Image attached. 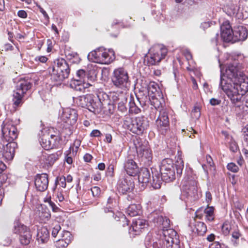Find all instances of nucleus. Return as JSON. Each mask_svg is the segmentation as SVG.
<instances>
[{
  "label": "nucleus",
  "instance_id": "9",
  "mask_svg": "<svg viewBox=\"0 0 248 248\" xmlns=\"http://www.w3.org/2000/svg\"><path fill=\"white\" fill-rule=\"evenodd\" d=\"M31 86L32 84L28 80L21 79L17 82L14 91L12 99L13 104L16 107H18L23 103L25 94L31 89Z\"/></svg>",
  "mask_w": 248,
  "mask_h": 248
},
{
  "label": "nucleus",
  "instance_id": "17",
  "mask_svg": "<svg viewBox=\"0 0 248 248\" xmlns=\"http://www.w3.org/2000/svg\"><path fill=\"white\" fill-rule=\"evenodd\" d=\"M221 38L226 42H232L233 40V29L228 21H225L220 27Z\"/></svg>",
  "mask_w": 248,
  "mask_h": 248
},
{
  "label": "nucleus",
  "instance_id": "64",
  "mask_svg": "<svg viewBox=\"0 0 248 248\" xmlns=\"http://www.w3.org/2000/svg\"><path fill=\"white\" fill-rule=\"evenodd\" d=\"M17 16L23 18H25L27 17V14L24 10H19L17 12Z\"/></svg>",
  "mask_w": 248,
  "mask_h": 248
},
{
  "label": "nucleus",
  "instance_id": "54",
  "mask_svg": "<svg viewBox=\"0 0 248 248\" xmlns=\"http://www.w3.org/2000/svg\"><path fill=\"white\" fill-rule=\"evenodd\" d=\"M125 91H121V95H120L118 103L123 102L125 101H127V98L128 97V95L125 92Z\"/></svg>",
  "mask_w": 248,
  "mask_h": 248
},
{
  "label": "nucleus",
  "instance_id": "57",
  "mask_svg": "<svg viewBox=\"0 0 248 248\" xmlns=\"http://www.w3.org/2000/svg\"><path fill=\"white\" fill-rule=\"evenodd\" d=\"M34 60L36 62L39 61L45 63L47 61L48 59L45 56H40L36 57Z\"/></svg>",
  "mask_w": 248,
  "mask_h": 248
},
{
  "label": "nucleus",
  "instance_id": "37",
  "mask_svg": "<svg viewBox=\"0 0 248 248\" xmlns=\"http://www.w3.org/2000/svg\"><path fill=\"white\" fill-rule=\"evenodd\" d=\"M50 140L52 145V149L57 148L60 144L61 138L58 134H52L50 133Z\"/></svg>",
  "mask_w": 248,
  "mask_h": 248
},
{
  "label": "nucleus",
  "instance_id": "61",
  "mask_svg": "<svg viewBox=\"0 0 248 248\" xmlns=\"http://www.w3.org/2000/svg\"><path fill=\"white\" fill-rule=\"evenodd\" d=\"M223 244H221L218 242H215L212 243L209 247L208 248H222Z\"/></svg>",
  "mask_w": 248,
  "mask_h": 248
},
{
  "label": "nucleus",
  "instance_id": "14",
  "mask_svg": "<svg viewBox=\"0 0 248 248\" xmlns=\"http://www.w3.org/2000/svg\"><path fill=\"white\" fill-rule=\"evenodd\" d=\"M182 193L188 199L194 200L197 196L196 182L193 180L184 181L181 188Z\"/></svg>",
  "mask_w": 248,
  "mask_h": 248
},
{
  "label": "nucleus",
  "instance_id": "25",
  "mask_svg": "<svg viewBox=\"0 0 248 248\" xmlns=\"http://www.w3.org/2000/svg\"><path fill=\"white\" fill-rule=\"evenodd\" d=\"M137 99L140 107L144 109L150 104L151 96H149L147 94V93H144L141 92L138 95H137Z\"/></svg>",
  "mask_w": 248,
  "mask_h": 248
},
{
  "label": "nucleus",
  "instance_id": "21",
  "mask_svg": "<svg viewBox=\"0 0 248 248\" xmlns=\"http://www.w3.org/2000/svg\"><path fill=\"white\" fill-rule=\"evenodd\" d=\"M49 130L45 128L41 131L39 141L42 147L46 150L52 149V145L50 140Z\"/></svg>",
  "mask_w": 248,
  "mask_h": 248
},
{
  "label": "nucleus",
  "instance_id": "46",
  "mask_svg": "<svg viewBox=\"0 0 248 248\" xmlns=\"http://www.w3.org/2000/svg\"><path fill=\"white\" fill-rule=\"evenodd\" d=\"M230 150L232 152H236L238 150V147L236 142L231 140L229 143Z\"/></svg>",
  "mask_w": 248,
  "mask_h": 248
},
{
  "label": "nucleus",
  "instance_id": "22",
  "mask_svg": "<svg viewBox=\"0 0 248 248\" xmlns=\"http://www.w3.org/2000/svg\"><path fill=\"white\" fill-rule=\"evenodd\" d=\"M139 173L138 180L139 182L142 184V186H144L149 182L152 185L153 178L152 179L151 178V173L149 169L146 168H143Z\"/></svg>",
  "mask_w": 248,
  "mask_h": 248
},
{
  "label": "nucleus",
  "instance_id": "44",
  "mask_svg": "<svg viewBox=\"0 0 248 248\" xmlns=\"http://www.w3.org/2000/svg\"><path fill=\"white\" fill-rule=\"evenodd\" d=\"M69 244V241L66 242L64 239H60L57 241L56 245L59 248H64L66 247Z\"/></svg>",
  "mask_w": 248,
  "mask_h": 248
},
{
  "label": "nucleus",
  "instance_id": "42",
  "mask_svg": "<svg viewBox=\"0 0 248 248\" xmlns=\"http://www.w3.org/2000/svg\"><path fill=\"white\" fill-rule=\"evenodd\" d=\"M61 237L62 239H64L66 242L69 241V243L72 239V236L69 231H63L62 233H61Z\"/></svg>",
  "mask_w": 248,
  "mask_h": 248
},
{
  "label": "nucleus",
  "instance_id": "4",
  "mask_svg": "<svg viewBox=\"0 0 248 248\" xmlns=\"http://www.w3.org/2000/svg\"><path fill=\"white\" fill-rule=\"evenodd\" d=\"M75 101L78 105L87 108L94 114L101 112L103 108H107L106 104L110 101L108 95L103 92H99L96 96L87 94L76 98Z\"/></svg>",
  "mask_w": 248,
  "mask_h": 248
},
{
  "label": "nucleus",
  "instance_id": "24",
  "mask_svg": "<svg viewBox=\"0 0 248 248\" xmlns=\"http://www.w3.org/2000/svg\"><path fill=\"white\" fill-rule=\"evenodd\" d=\"M147 225L146 221L143 219L138 218L132 222V224L130 228V231H133L135 234H139L141 230Z\"/></svg>",
  "mask_w": 248,
  "mask_h": 248
},
{
  "label": "nucleus",
  "instance_id": "32",
  "mask_svg": "<svg viewBox=\"0 0 248 248\" xmlns=\"http://www.w3.org/2000/svg\"><path fill=\"white\" fill-rule=\"evenodd\" d=\"M57 154H52L49 155H43L41 159L44 160L45 164L47 166H52L55 161L58 159Z\"/></svg>",
  "mask_w": 248,
  "mask_h": 248
},
{
  "label": "nucleus",
  "instance_id": "23",
  "mask_svg": "<svg viewBox=\"0 0 248 248\" xmlns=\"http://www.w3.org/2000/svg\"><path fill=\"white\" fill-rule=\"evenodd\" d=\"M49 239V232L46 227L38 229L37 241L39 244L46 243Z\"/></svg>",
  "mask_w": 248,
  "mask_h": 248
},
{
  "label": "nucleus",
  "instance_id": "50",
  "mask_svg": "<svg viewBox=\"0 0 248 248\" xmlns=\"http://www.w3.org/2000/svg\"><path fill=\"white\" fill-rule=\"evenodd\" d=\"M40 217L42 219L46 221L49 219L51 217V215L49 212H42L41 213H40Z\"/></svg>",
  "mask_w": 248,
  "mask_h": 248
},
{
  "label": "nucleus",
  "instance_id": "5",
  "mask_svg": "<svg viewBox=\"0 0 248 248\" xmlns=\"http://www.w3.org/2000/svg\"><path fill=\"white\" fill-rule=\"evenodd\" d=\"M2 136L3 140L9 142L5 148L0 143V155H2L7 160H11L15 155V143L12 142L17 137L16 128L10 123H6L2 126Z\"/></svg>",
  "mask_w": 248,
  "mask_h": 248
},
{
  "label": "nucleus",
  "instance_id": "53",
  "mask_svg": "<svg viewBox=\"0 0 248 248\" xmlns=\"http://www.w3.org/2000/svg\"><path fill=\"white\" fill-rule=\"evenodd\" d=\"M231 229V226L229 224H223V225L222 226V232L223 233V234L225 235H228L230 232Z\"/></svg>",
  "mask_w": 248,
  "mask_h": 248
},
{
  "label": "nucleus",
  "instance_id": "41",
  "mask_svg": "<svg viewBox=\"0 0 248 248\" xmlns=\"http://www.w3.org/2000/svg\"><path fill=\"white\" fill-rule=\"evenodd\" d=\"M191 116L193 119L198 120L201 116L200 108L198 107H195L191 111Z\"/></svg>",
  "mask_w": 248,
  "mask_h": 248
},
{
  "label": "nucleus",
  "instance_id": "1",
  "mask_svg": "<svg viewBox=\"0 0 248 248\" xmlns=\"http://www.w3.org/2000/svg\"><path fill=\"white\" fill-rule=\"evenodd\" d=\"M219 87L225 93L231 102L235 105L242 103V112L248 114V78L241 69L240 63L234 62L229 64L223 73L220 70Z\"/></svg>",
  "mask_w": 248,
  "mask_h": 248
},
{
  "label": "nucleus",
  "instance_id": "12",
  "mask_svg": "<svg viewBox=\"0 0 248 248\" xmlns=\"http://www.w3.org/2000/svg\"><path fill=\"white\" fill-rule=\"evenodd\" d=\"M158 131L163 135H166L170 131V122L168 112L165 109L159 111V115L155 121Z\"/></svg>",
  "mask_w": 248,
  "mask_h": 248
},
{
  "label": "nucleus",
  "instance_id": "10",
  "mask_svg": "<svg viewBox=\"0 0 248 248\" xmlns=\"http://www.w3.org/2000/svg\"><path fill=\"white\" fill-rule=\"evenodd\" d=\"M112 81L115 87L124 91H126L130 85L127 71L122 67L115 69L113 73Z\"/></svg>",
  "mask_w": 248,
  "mask_h": 248
},
{
  "label": "nucleus",
  "instance_id": "8",
  "mask_svg": "<svg viewBox=\"0 0 248 248\" xmlns=\"http://www.w3.org/2000/svg\"><path fill=\"white\" fill-rule=\"evenodd\" d=\"M168 53L166 47L161 45H155L148 50V54L145 56V61L148 66L158 64L164 59Z\"/></svg>",
  "mask_w": 248,
  "mask_h": 248
},
{
  "label": "nucleus",
  "instance_id": "6",
  "mask_svg": "<svg viewBox=\"0 0 248 248\" xmlns=\"http://www.w3.org/2000/svg\"><path fill=\"white\" fill-rule=\"evenodd\" d=\"M48 71L51 80L59 84L68 78L71 68L67 61L62 58L57 60L54 65L48 68Z\"/></svg>",
  "mask_w": 248,
  "mask_h": 248
},
{
  "label": "nucleus",
  "instance_id": "62",
  "mask_svg": "<svg viewBox=\"0 0 248 248\" xmlns=\"http://www.w3.org/2000/svg\"><path fill=\"white\" fill-rule=\"evenodd\" d=\"M221 100L220 99L212 98L210 100V103L212 106L218 105L220 104Z\"/></svg>",
  "mask_w": 248,
  "mask_h": 248
},
{
  "label": "nucleus",
  "instance_id": "33",
  "mask_svg": "<svg viewBox=\"0 0 248 248\" xmlns=\"http://www.w3.org/2000/svg\"><path fill=\"white\" fill-rule=\"evenodd\" d=\"M117 205L116 200L109 197L108 199L106 205L104 207V210L105 213L111 212L113 213V209Z\"/></svg>",
  "mask_w": 248,
  "mask_h": 248
},
{
  "label": "nucleus",
  "instance_id": "2",
  "mask_svg": "<svg viewBox=\"0 0 248 248\" xmlns=\"http://www.w3.org/2000/svg\"><path fill=\"white\" fill-rule=\"evenodd\" d=\"M148 218L158 229L160 238L157 241L154 242L152 244V236L148 234L145 240L147 248L151 246L153 248H180L177 232L174 230L170 228V220L168 218L158 214L156 212L152 213Z\"/></svg>",
  "mask_w": 248,
  "mask_h": 248
},
{
  "label": "nucleus",
  "instance_id": "20",
  "mask_svg": "<svg viewBox=\"0 0 248 248\" xmlns=\"http://www.w3.org/2000/svg\"><path fill=\"white\" fill-rule=\"evenodd\" d=\"M124 168L127 174L130 176H136L139 172L136 163L132 159H127L124 164Z\"/></svg>",
  "mask_w": 248,
  "mask_h": 248
},
{
  "label": "nucleus",
  "instance_id": "16",
  "mask_svg": "<svg viewBox=\"0 0 248 248\" xmlns=\"http://www.w3.org/2000/svg\"><path fill=\"white\" fill-rule=\"evenodd\" d=\"M34 185L38 191L41 192L45 191L48 186V178L47 174H37L34 178Z\"/></svg>",
  "mask_w": 248,
  "mask_h": 248
},
{
  "label": "nucleus",
  "instance_id": "59",
  "mask_svg": "<svg viewBox=\"0 0 248 248\" xmlns=\"http://www.w3.org/2000/svg\"><path fill=\"white\" fill-rule=\"evenodd\" d=\"M101 135L100 131L97 129L93 130L90 133L91 137H99Z\"/></svg>",
  "mask_w": 248,
  "mask_h": 248
},
{
  "label": "nucleus",
  "instance_id": "47",
  "mask_svg": "<svg viewBox=\"0 0 248 248\" xmlns=\"http://www.w3.org/2000/svg\"><path fill=\"white\" fill-rule=\"evenodd\" d=\"M227 169L233 172H236L239 170L238 167L234 163H230L227 165Z\"/></svg>",
  "mask_w": 248,
  "mask_h": 248
},
{
  "label": "nucleus",
  "instance_id": "51",
  "mask_svg": "<svg viewBox=\"0 0 248 248\" xmlns=\"http://www.w3.org/2000/svg\"><path fill=\"white\" fill-rule=\"evenodd\" d=\"M73 132L70 127H66L62 129V133L65 137L69 136L72 134Z\"/></svg>",
  "mask_w": 248,
  "mask_h": 248
},
{
  "label": "nucleus",
  "instance_id": "3",
  "mask_svg": "<svg viewBox=\"0 0 248 248\" xmlns=\"http://www.w3.org/2000/svg\"><path fill=\"white\" fill-rule=\"evenodd\" d=\"M172 159L166 158L162 160L160 167L158 168H151L152 186L155 189L160 188L162 182L169 183L175 179V168Z\"/></svg>",
  "mask_w": 248,
  "mask_h": 248
},
{
  "label": "nucleus",
  "instance_id": "56",
  "mask_svg": "<svg viewBox=\"0 0 248 248\" xmlns=\"http://www.w3.org/2000/svg\"><path fill=\"white\" fill-rule=\"evenodd\" d=\"M91 191L94 197L98 196L100 193V189L98 186H94L91 188Z\"/></svg>",
  "mask_w": 248,
  "mask_h": 248
},
{
  "label": "nucleus",
  "instance_id": "36",
  "mask_svg": "<svg viewBox=\"0 0 248 248\" xmlns=\"http://www.w3.org/2000/svg\"><path fill=\"white\" fill-rule=\"evenodd\" d=\"M164 103L163 98L158 99L155 96H152L150 104L153 106L156 109L162 108Z\"/></svg>",
  "mask_w": 248,
  "mask_h": 248
},
{
  "label": "nucleus",
  "instance_id": "18",
  "mask_svg": "<svg viewBox=\"0 0 248 248\" xmlns=\"http://www.w3.org/2000/svg\"><path fill=\"white\" fill-rule=\"evenodd\" d=\"M98 63L101 64H109L115 59L114 52L112 49L107 51L102 47H100Z\"/></svg>",
  "mask_w": 248,
  "mask_h": 248
},
{
  "label": "nucleus",
  "instance_id": "26",
  "mask_svg": "<svg viewBox=\"0 0 248 248\" xmlns=\"http://www.w3.org/2000/svg\"><path fill=\"white\" fill-rule=\"evenodd\" d=\"M84 78H78V77H76V76H75L72 78L70 81V87L76 91H83L84 90V85H82L81 83H82L84 81Z\"/></svg>",
  "mask_w": 248,
  "mask_h": 248
},
{
  "label": "nucleus",
  "instance_id": "43",
  "mask_svg": "<svg viewBox=\"0 0 248 248\" xmlns=\"http://www.w3.org/2000/svg\"><path fill=\"white\" fill-rule=\"evenodd\" d=\"M45 202H48L49 205L51 207L52 211L57 212L59 210V208L51 200L50 198H47L44 200Z\"/></svg>",
  "mask_w": 248,
  "mask_h": 248
},
{
  "label": "nucleus",
  "instance_id": "55",
  "mask_svg": "<svg viewBox=\"0 0 248 248\" xmlns=\"http://www.w3.org/2000/svg\"><path fill=\"white\" fill-rule=\"evenodd\" d=\"M127 101H125L123 102L118 103L117 104L118 105V108L122 112L125 111L126 110V104Z\"/></svg>",
  "mask_w": 248,
  "mask_h": 248
},
{
  "label": "nucleus",
  "instance_id": "30",
  "mask_svg": "<svg viewBox=\"0 0 248 248\" xmlns=\"http://www.w3.org/2000/svg\"><path fill=\"white\" fill-rule=\"evenodd\" d=\"M242 236V235L238 228H236L232 231L231 241L233 246L236 247L239 245L240 238Z\"/></svg>",
  "mask_w": 248,
  "mask_h": 248
},
{
  "label": "nucleus",
  "instance_id": "34",
  "mask_svg": "<svg viewBox=\"0 0 248 248\" xmlns=\"http://www.w3.org/2000/svg\"><path fill=\"white\" fill-rule=\"evenodd\" d=\"M207 165L203 164L202 167L204 170L206 174H208V169L210 170H211L214 168V162L212 158L209 155H207L206 156Z\"/></svg>",
  "mask_w": 248,
  "mask_h": 248
},
{
  "label": "nucleus",
  "instance_id": "19",
  "mask_svg": "<svg viewBox=\"0 0 248 248\" xmlns=\"http://www.w3.org/2000/svg\"><path fill=\"white\" fill-rule=\"evenodd\" d=\"M232 42L244 41L248 36V31L245 27L242 26L234 27L233 29Z\"/></svg>",
  "mask_w": 248,
  "mask_h": 248
},
{
  "label": "nucleus",
  "instance_id": "38",
  "mask_svg": "<svg viewBox=\"0 0 248 248\" xmlns=\"http://www.w3.org/2000/svg\"><path fill=\"white\" fill-rule=\"evenodd\" d=\"M100 50H101L100 49V48H98L94 50V51L91 52L88 54V56L89 59H90L91 60L95 62L98 63V59H99V55H100V54H99Z\"/></svg>",
  "mask_w": 248,
  "mask_h": 248
},
{
  "label": "nucleus",
  "instance_id": "11",
  "mask_svg": "<svg viewBox=\"0 0 248 248\" xmlns=\"http://www.w3.org/2000/svg\"><path fill=\"white\" fill-rule=\"evenodd\" d=\"M137 153L139 161L145 166L151 165L153 159V154L151 149L147 142L139 143L136 147Z\"/></svg>",
  "mask_w": 248,
  "mask_h": 248
},
{
  "label": "nucleus",
  "instance_id": "45",
  "mask_svg": "<svg viewBox=\"0 0 248 248\" xmlns=\"http://www.w3.org/2000/svg\"><path fill=\"white\" fill-rule=\"evenodd\" d=\"M114 165L112 163L110 164L107 168V170L106 171V175L108 176H109L110 177H112L114 176Z\"/></svg>",
  "mask_w": 248,
  "mask_h": 248
},
{
  "label": "nucleus",
  "instance_id": "60",
  "mask_svg": "<svg viewBox=\"0 0 248 248\" xmlns=\"http://www.w3.org/2000/svg\"><path fill=\"white\" fill-rule=\"evenodd\" d=\"M141 111V108L140 107L137 105L136 106L131 107V108H130V111L131 112H133L135 114H138Z\"/></svg>",
  "mask_w": 248,
  "mask_h": 248
},
{
  "label": "nucleus",
  "instance_id": "40",
  "mask_svg": "<svg viewBox=\"0 0 248 248\" xmlns=\"http://www.w3.org/2000/svg\"><path fill=\"white\" fill-rule=\"evenodd\" d=\"M107 108H103L102 110L106 115H110L113 113L114 110V106L111 104L110 101H109L108 104H106Z\"/></svg>",
  "mask_w": 248,
  "mask_h": 248
},
{
  "label": "nucleus",
  "instance_id": "29",
  "mask_svg": "<svg viewBox=\"0 0 248 248\" xmlns=\"http://www.w3.org/2000/svg\"><path fill=\"white\" fill-rule=\"evenodd\" d=\"M141 206L140 205L131 204L126 209V213L130 217H135L141 213Z\"/></svg>",
  "mask_w": 248,
  "mask_h": 248
},
{
  "label": "nucleus",
  "instance_id": "52",
  "mask_svg": "<svg viewBox=\"0 0 248 248\" xmlns=\"http://www.w3.org/2000/svg\"><path fill=\"white\" fill-rule=\"evenodd\" d=\"M61 229V227L60 224H57L56 225H55L54 227L53 228L52 231V236L55 237L57 235L58 233H59Z\"/></svg>",
  "mask_w": 248,
  "mask_h": 248
},
{
  "label": "nucleus",
  "instance_id": "35",
  "mask_svg": "<svg viewBox=\"0 0 248 248\" xmlns=\"http://www.w3.org/2000/svg\"><path fill=\"white\" fill-rule=\"evenodd\" d=\"M204 213L205 214V217L207 220L212 221L214 219V208L213 206L207 205V207L204 209Z\"/></svg>",
  "mask_w": 248,
  "mask_h": 248
},
{
  "label": "nucleus",
  "instance_id": "27",
  "mask_svg": "<svg viewBox=\"0 0 248 248\" xmlns=\"http://www.w3.org/2000/svg\"><path fill=\"white\" fill-rule=\"evenodd\" d=\"M30 230L26 226L21 223L18 219H16L14 223L13 232L14 233L20 235L26 231Z\"/></svg>",
  "mask_w": 248,
  "mask_h": 248
},
{
  "label": "nucleus",
  "instance_id": "58",
  "mask_svg": "<svg viewBox=\"0 0 248 248\" xmlns=\"http://www.w3.org/2000/svg\"><path fill=\"white\" fill-rule=\"evenodd\" d=\"M212 200V196L211 192L207 191L205 193V201L206 202L209 204Z\"/></svg>",
  "mask_w": 248,
  "mask_h": 248
},
{
  "label": "nucleus",
  "instance_id": "13",
  "mask_svg": "<svg viewBox=\"0 0 248 248\" xmlns=\"http://www.w3.org/2000/svg\"><path fill=\"white\" fill-rule=\"evenodd\" d=\"M134 183L130 176L121 175L117 182V188L123 194L132 192L134 188Z\"/></svg>",
  "mask_w": 248,
  "mask_h": 248
},
{
  "label": "nucleus",
  "instance_id": "63",
  "mask_svg": "<svg viewBox=\"0 0 248 248\" xmlns=\"http://www.w3.org/2000/svg\"><path fill=\"white\" fill-rule=\"evenodd\" d=\"M75 76H76V77H78V78H84L85 76V71L82 69L78 70L77 71Z\"/></svg>",
  "mask_w": 248,
  "mask_h": 248
},
{
  "label": "nucleus",
  "instance_id": "49",
  "mask_svg": "<svg viewBox=\"0 0 248 248\" xmlns=\"http://www.w3.org/2000/svg\"><path fill=\"white\" fill-rule=\"evenodd\" d=\"M120 95H121V91L114 92L112 93L111 98L113 102L115 103L116 104H117L118 102L119 101Z\"/></svg>",
  "mask_w": 248,
  "mask_h": 248
},
{
  "label": "nucleus",
  "instance_id": "7",
  "mask_svg": "<svg viewBox=\"0 0 248 248\" xmlns=\"http://www.w3.org/2000/svg\"><path fill=\"white\" fill-rule=\"evenodd\" d=\"M123 126L133 133L140 135L149 126L147 119L144 116L131 118L130 116H125L124 120Z\"/></svg>",
  "mask_w": 248,
  "mask_h": 248
},
{
  "label": "nucleus",
  "instance_id": "48",
  "mask_svg": "<svg viewBox=\"0 0 248 248\" xmlns=\"http://www.w3.org/2000/svg\"><path fill=\"white\" fill-rule=\"evenodd\" d=\"M243 135L244 137V141L248 146V124L243 128Z\"/></svg>",
  "mask_w": 248,
  "mask_h": 248
},
{
  "label": "nucleus",
  "instance_id": "31",
  "mask_svg": "<svg viewBox=\"0 0 248 248\" xmlns=\"http://www.w3.org/2000/svg\"><path fill=\"white\" fill-rule=\"evenodd\" d=\"M32 238V234L30 231H26L24 233L19 235V240L21 244L28 245L30 244Z\"/></svg>",
  "mask_w": 248,
  "mask_h": 248
},
{
  "label": "nucleus",
  "instance_id": "28",
  "mask_svg": "<svg viewBox=\"0 0 248 248\" xmlns=\"http://www.w3.org/2000/svg\"><path fill=\"white\" fill-rule=\"evenodd\" d=\"M207 231L206 225L202 222L197 221L195 222L193 232L198 235H203Z\"/></svg>",
  "mask_w": 248,
  "mask_h": 248
},
{
  "label": "nucleus",
  "instance_id": "15",
  "mask_svg": "<svg viewBox=\"0 0 248 248\" xmlns=\"http://www.w3.org/2000/svg\"><path fill=\"white\" fill-rule=\"evenodd\" d=\"M78 117V114L75 109L70 108H66L62 112L61 115V119L68 125H72L76 124Z\"/></svg>",
  "mask_w": 248,
  "mask_h": 248
},
{
  "label": "nucleus",
  "instance_id": "39",
  "mask_svg": "<svg viewBox=\"0 0 248 248\" xmlns=\"http://www.w3.org/2000/svg\"><path fill=\"white\" fill-rule=\"evenodd\" d=\"M184 166V162L182 158H178L175 164V168L177 175H180L182 174Z\"/></svg>",
  "mask_w": 248,
  "mask_h": 248
}]
</instances>
